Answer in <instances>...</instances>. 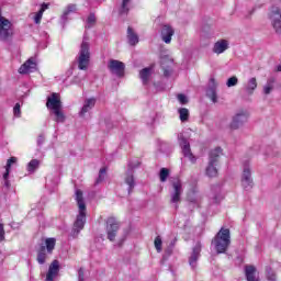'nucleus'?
I'll return each instance as SVG.
<instances>
[{
  "label": "nucleus",
  "instance_id": "obj_18",
  "mask_svg": "<svg viewBox=\"0 0 281 281\" xmlns=\"http://www.w3.org/2000/svg\"><path fill=\"white\" fill-rule=\"evenodd\" d=\"M16 161H18L16 157H11L7 160L5 172L3 173L4 186L7 188H10V180L8 179L10 177V170L12 168V164H16Z\"/></svg>",
  "mask_w": 281,
  "mask_h": 281
},
{
  "label": "nucleus",
  "instance_id": "obj_24",
  "mask_svg": "<svg viewBox=\"0 0 281 281\" xmlns=\"http://www.w3.org/2000/svg\"><path fill=\"white\" fill-rule=\"evenodd\" d=\"M93 106H95V99L94 98L87 99L81 109L80 115H85L86 113H89V111H91Z\"/></svg>",
  "mask_w": 281,
  "mask_h": 281
},
{
  "label": "nucleus",
  "instance_id": "obj_36",
  "mask_svg": "<svg viewBox=\"0 0 281 281\" xmlns=\"http://www.w3.org/2000/svg\"><path fill=\"white\" fill-rule=\"evenodd\" d=\"M78 8L76 7V4H68L67 8L64 10V16H69L71 12H76Z\"/></svg>",
  "mask_w": 281,
  "mask_h": 281
},
{
  "label": "nucleus",
  "instance_id": "obj_28",
  "mask_svg": "<svg viewBox=\"0 0 281 281\" xmlns=\"http://www.w3.org/2000/svg\"><path fill=\"white\" fill-rule=\"evenodd\" d=\"M128 3H131V0H122L121 8L119 10V14H121V16L124 14L127 15L128 12H131Z\"/></svg>",
  "mask_w": 281,
  "mask_h": 281
},
{
  "label": "nucleus",
  "instance_id": "obj_9",
  "mask_svg": "<svg viewBox=\"0 0 281 281\" xmlns=\"http://www.w3.org/2000/svg\"><path fill=\"white\" fill-rule=\"evenodd\" d=\"M271 25L277 34H281V10L278 7H271L269 12Z\"/></svg>",
  "mask_w": 281,
  "mask_h": 281
},
{
  "label": "nucleus",
  "instance_id": "obj_30",
  "mask_svg": "<svg viewBox=\"0 0 281 281\" xmlns=\"http://www.w3.org/2000/svg\"><path fill=\"white\" fill-rule=\"evenodd\" d=\"M206 95L212 100V102L216 103L218 100V95L216 94V88L212 87L207 90Z\"/></svg>",
  "mask_w": 281,
  "mask_h": 281
},
{
  "label": "nucleus",
  "instance_id": "obj_38",
  "mask_svg": "<svg viewBox=\"0 0 281 281\" xmlns=\"http://www.w3.org/2000/svg\"><path fill=\"white\" fill-rule=\"evenodd\" d=\"M236 85H238V77L236 76L231 77L226 82L227 87H236Z\"/></svg>",
  "mask_w": 281,
  "mask_h": 281
},
{
  "label": "nucleus",
  "instance_id": "obj_11",
  "mask_svg": "<svg viewBox=\"0 0 281 281\" xmlns=\"http://www.w3.org/2000/svg\"><path fill=\"white\" fill-rule=\"evenodd\" d=\"M46 106L52 111L61 109L63 102L60 101V95L56 92H53L52 95L47 98Z\"/></svg>",
  "mask_w": 281,
  "mask_h": 281
},
{
  "label": "nucleus",
  "instance_id": "obj_39",
  "mask_svg": "<svg viewBox=\"0 0 281 281\" xmlns=\"http://www.w3.org/2000/svg\"><path fill=\"white\" fill-rule=\"evenodd\" d=\"M13 114L15 117H21V103H15L13 108Z\"/></svg>",
  "mask_w": 281,
  "mask_h": 281
},
{
  "label": "nucleus",
  "instance_id": "obj_15",
  "mask_svg": "<svg viewBox=\"0 0 281 281\" xmlns=\"http://www.w3.org/2000/svg\"><path fill=\"white\" fill-rule=\"evenodd\" d=\"M241 186L247 190V188H254V180L251 179V170L249 168H244L241 176Z\"/></svg>",
  "mask_w": 281,
  "mask_h": 281
},
{
  "label": "nucleus",
  "instance_id": "obj_40",
  "mask_svg": "<svg viewBox=\"0 0 281 281\" xmlns=\"http://www.w3.org/2000/svg\"><path fill=\"white\" fill-rule=\"evenodd\" d=\"M5 240V229L3 228V224H0V243Z\"/></svg>",
  "mask_w": 281,
  "mask_h": 281
},
{
  "label": "nucleus",
  "instance_id": "obj_34",
  "mask_svg": "<svg viewBox=\"0 0 281 281\" xmlns=\"http://www.w3.org/2000/svg\"><path fill=\"white\" fill-rule=\"evenodd\" d=\"M104 175H106V167H103L100 169L99 177L95 180V186H98L104 181Z\"/></svg>",
  "mask_w": 281,
  "mask_h": 281
},
{
  "label": "nucleus",
  "instance_id": "obj_25",
  "mask_svg": "<svg viewBox=\"0 0 281 281\" xmlns=\"http://www.w3.org/2000/svg\"><path fill=\"white\" fill-rule=\"evenodd\" d=\"M49 9V4L47 3H42L40 11L35 14L34 16V23H36V25H40L41 21L43 20V14L45 13V10Z\"/></svg>",
  "mask_w": 281,
  "mask_h": 281
},
{
  "label": "nucleus",
  "instance_id": "obj_7",
  "mask_svg": "<svg viewBox=\"0 0 281 281\" xmlns=\"http://www.w3.org/2000/svg\"><path fill=\"white\" fill-rule=\"evenodd\" d=\"M172 192L170 198V203L176 204V210L179 209V203H181V194H183V184L179 178L171 181Z\"/></svg>",
  "mask_w": 281,
  "mask_h": 281
},
{
  "label": "nucleus",
  "instance_id": "obj_23",
  "mask_svg": "<svg viewBox=\"0 0 281 281\" xmlns=\"http://www.w3.org/2000/svg\"><path fill=\"white\" fill-rule=\"evenodd\" d=\"M150 76H153V66L143 68L139 71V78L142 80L143 85H148V80H150Z\"/></svg>",
  "mask_w": 281,
  "mask_h": 281
},
{
  "label": "nucleus",
  "instance_id": "obj_17",
  "mask_svg": "<svg viewBox=\"0 0 281 281\" xmlns=\"http://www.w3.org/2000/svg\"><path fill=\"white\" fill-rule=\"evenodd\" d=\"M256 266L254 265H246L245 266V276L247 281H260V277H256Z\"/></svg>",
  "mask_w": 281,
  "mask_h": 281
},
{
  "label": "nucleus",
  "instance_id": "obj_42",
  "mask_svg": "<svg viewBox=\"0 0 281 281\" xmlns=\"http://www.w3.org/2000/svg\"><path fill=\"white\" fill-rule=\"evenodd\" d=\"M88 23H90V24L95 23V14H90V15L88 16Z\"/></svg>",
  "mask_w": 281,
  "mask_h": 281
},
{
  "label": "nucleus",
  "instance_id": "obj_37",
  "mask_svg": "<svg viewBox=\"0 0 281 281\" xmlns=\"http://www.w3.org/2000/svg\"><path fill=\"white\" fill-rule=\"evenodd\" d=\"M154 245H155V248L156 250L158 251V254H161V245H162V241H161V237L160 236H157L154 240Z\"/></svg>",
  "mask_w": 281,
  "mask_h": 281
},
{
  "label": "nucleus",
  "instance_id": "obj_44",
  "mask_svg": "<svg viewBox=\"0 0 281 281\" xmlns=\"http://www.w3.org/2000/svg\"><path fill=\"white\" fill-rule=\"evenodd\" d=\"M79 280H85V272L82 271V269L79 270Z\"/></svg>",
  "mask_w": 281,
  "mask_h": 281
},
{
  "label": "nucleus",
  "instance_id": "obj_29",
  "mask_svg": "<svg viewBox=\"0 0 281 281\" xmlns=\"http://www.w3.org/2000/svg\"><path fill=\"white\" fill-rule=\"evenodd\" d=\"M181 122H188L190 120V111L187 108H181L178 111Z\"/></svg>",
  "mask_w": 281,
  "mask_h": 281
},
{
  "label": "nucleus",
  "instance_id": "obj_21",
  "mask_svg": "<svg viewBox=\"0 0 281 281\" xmlns=\"http://www.w3.org/2000/svg\"><path fill=\"white\" fill-rule=\"evenodd\" d=\"M229 48V43L226 40L217 41L213 46L214 54H223L226 49Z\"/></svg>",
  "mask_w": 281,
  "mask_h": 281
},
{
  "label": "nucleus",
  "instance_id": "obj_6",
  "mask_svg": "<svg viewBox=\"0 0 281 281\" xmlns=\"http://www.w3.org/2000/svg\"><path fill=\"white\" fill-rule=\"evenodd\" d=\"M78 69L80 71H87L91 63V50L88 42L83 41L80 45L79 56L77 58Z\"/></svg>",
  "mask_w": 281,
  "mask_h": 281
},
{
  "label": "nucleus",
  "instance_id": "obj_20",
  "mask_svg": "<svg viewBox=\"0 0 281 281\" xmlns=\"http://www.w3.org/2000/svg\"><path fill=\"white\" fill-rule=\"evenodd\" d=\"M201 256V243H198L192 250V254L189 258V265L190 267H194V265H196V260H199Z\"/></svg>",
  "mask_w": 281,
  "mask_h": 281
},
{
  "label": "nucleus",
  "instance_id": "obj_41",
  "mask_svg": "<svg viewBox=\"0 0 281 281\" xmlns=\"http://www.w3.org/2000/svg\"><path fill=\"white\" fill-rule=\"evenodd\" d=\"M178 100L180 104H188V97L186 94H178Z\"/></svg>",
  "mask_w": 281,
  "mask_h": 281
},
{
  "label": "nucleus",
  "instance_id": "obj_31",
  "mask_svg": "<svg viewBox=\"0 0 281 281\" xmlns=\"http://www.w3.org/2000/svg\"><path fill=\"white\" fill-rule=\"evenodd\" d=\"M159 177H160L161 183H165V181L168 180V177H170V170L168 168H161Z\"/></svg>",
  "mask_w": 281,
  "mask_h": 281
},
{
  "label": "nucleus",
  "instance_id": "obj_4",
  "mask_svg": "<svg viewBox=\"0 0 281 281\" xmlns=\"http://www.w3.org/2000/svg\"><path fill=\"white\" fill-rule=\"evenodd\" d=\"M221 155H223V149L217 147L210 153L209 166L206 167V176L210 178L218 177V161L221 159Z\"/></svg>",
  "mask_w": 281,
  "mask_h": 281
},
{
  "label": "nucleus",
  "instance_id": "obj_19",
  "mask_svg": "<svg viewBox=\"0 0 281 281\" xmlns=\"http://www.w3.org/2000/svg\"><path fill=\"white\" fill-rule=\"evenodd\" d=\"M245 122H247V115L245 113H239L233 119V122L231 123V128H233V131H236V128H240V126H243Z\"/></svg>",
  "mask_w": 281,
  "mask_h": 281
},
{
  "label": "nucleus",
  "instance_id": "obj_43",
  "mask_svg": "<svg viewBox=\"0 0 281 281\" xmlns=\"http://www.w3.org/2000/svg\"><path fill=\"white\" fill-rule=\"evenodd\" d=\"M45 142V137L43 135H40L38 138H37V144L38 146H41L42 144H44Z\"/></svg>",
  "mask_w": 281,
  "mask_h": 281
},
{
  "label": "nucleus",
  "instance_id": "obj_12",
  "mask_svg": "<svg viewBox=\"0 0 281 281\" xmlns=\"http://www.w3.org/2000/svg\"><path fill=\"white\" fill-rule=\"evenodd\" d=\"M59 272H60V261L55 259L52 261V263L48 267V271L46 273V281H54V278H57Z\"/></svg>",
  "mask_w": 281,
  "mask_h": 281
},
{
  "label": "nucleus",
  "instance_id": "obj_3",
  "mask_svg": "<svg viewBox=\"0 0 281 281\" xmlns=\"http://www.w3.org/2000/svg\"><path fill=\"white\" fill-rule=\"evenodd\" d=\"M54 249H56V238L48 237L45 239V245H41L37 250V262L38 265H45L47 262V254H54Z\"/></svg>",
  "mask_w": 281,
  "mask_h": 281
},
{
  "label": "nucleus",
  "instance_id": "obj_8",
  "mask_svg": "<svg viewBox=\"0 0 281 281\" xmlns=\"http://www.w3.org/2000/svg\"><path fill=\"white\" fill-rule=\"evenodd\" d=\"M105 229L108 234V240L113 243L117 236V232H120V222L113 216L108 217Z\"/></svg>",
  "mask_w": 281,
  "mask_h": 281
},
{
  "label": "nucleus",
  "instance_id": "obj_33",
  "mask_svg": "<svg viewBox=\"0 0 281 281\" xmlns=\"http://www.w3.org/2000/svg\"><path fill=\"white\" fill-rule=\"evenodd\" d=\"M125 183L130 186V192H133V188H135V178L133 177V175L126 176Z\"/></svg>",
  "mask_w": 281,
  "mask_h": 281
},
{
  "label": "nucleus",
  "instance_id": "obj_5",
  "mask_svg": "<svg viewBox=\"0 0 281 281\" xmlns=\"http://www.w3.org/2000/svg\"><path fill=\"white\" fill-rule=\"evenodd\" d=\"M13 36L14 27L12 21L3 16V13L0 9V41H2L3 43H8V41H12Z\"/></svg>",
  "mask_w": 281,
  "mask_h": 281
},
{
  "label": "nucleus",
  "instance_id": "obj_35",
  "mask_svg": "<svg viewBox=\"0 0 281 281\" xmlns=\"http://www.w3.org/2000/svg\"><path fill=\"white\" fill-rule=\"evenodd\" d=\"M55 113L56 122H65V113L60 109L53 110Z\"/></svg>",
  "mask_w": 281,
  "mask_h": 281
},
{
  "label": "nucleus",
  "instance_id": "obj_16",
  "mask_svg": "<svg viewBox=\"0 0 281 281\" xmlns=\"http://www.w3.org/2000/svg\"><path fill=\"white\" fill-rule=\"evenodd\" d=\"M34 70H36V61L31 57L19 68V74H32Z\"/></svg>",
  "mask_w": 281,
  "mask_h": 281
},
{
  "label": "nucleus",
  "instance_id": "obj_45",
  "mask_svg": "<svg viewBox=\"0 0 281 281\" xmlns=\"http://www.w3.org/2000/svg\"><path fill=\"white\" fill-rule=\"evenodd\" d=\"M165 76H168V70H165Z\"/></svg>",
  "mask_w": 281,
  "mask_h": 281
},
{
  "label": "nucleus",
  "instance_id": "obj_27",
  "mask_svg": "<svg viewBox=\"0 0 281 281\" xmlns=\"http://www.w3.org/2000/svg\"><path fill=\"white\" fill-rule=\"evenodd\" d=\"M273 85H276V78L271 77L267 80L266 86L263 87L265 95H269L273 91Z\"/></svg>",
  "mask_w": 281,
  "mask_h": 281
},
{
  "label": "nucleus",
  "instance_id": "obj_26",
  "mask_svg": "<svg viewBox=\"0 0 281 281\" xmlns=\"http://www.w3.org/2000/svg\"><path fill=\"white\" fill-rule=\"evenodd\" d=\"M256 89H258V80L256 79V77H252L248 80L246 91L247 93H249V95H251L254 91H256Z\"/></svg>",
  "mask_w": 281,
  "mask_h": 281
},
{
  "label": "nucleus",
  "instance_id": "obj_13",
  "mask_svg": "<svg viewBox=\"0 0 281 281\" xmlns=\"http://www.w3.org/2000/svg\"><path fill=\"white\" fill-rule=\"evenodd\" d=\"M160 36L164 43L170 45V43L172 42V36H175V29H172V26L168 24L164 25L160 32Z\"/></svg>",
  "mask_w": 281,
  "mask_h": 281
},
{
  "label": "nucleus",
  "instance_id": "obj_1",
  "mask_svg": "<svg viewBox=\"0 0 281 281\" xmlns=\"http://www.w3.org/2000/svg\"><path fill=\"white\" fill-rule=\"evenodd\" d=\"M76 201L79 207V214L74 223V234L78 236L85 229V223H87V204L85 203V196L80 189L76 191Z\"/></svg>",
  "mask_w": 281,
  "mask_h": 281
},
{
  "label": "nucleus",
  "instance_id": "obj_14",
  "mask_svg": "<svg viewBox=\"0 0 281 281\" xmlns=\"http://www.w3.org/2000/svg\"><path fill=\"white\" fill-rule=\"evenodd\" d=\"M180 144L182 146V153L184 157H188L191 161V164H196V157L192 154V150L190 149V143L186 138H181Z\"/></svg>",
  "mask_w": 281,
  "mask_h": 281
},
{
  "label": "nucleus",
  "instance_id": "obj_22",
  "mask_svg": "<svg viewBox=\"0 0 281 281\" xmlns=\"http://www.w3.org/2000/svg\"><path fill=\"white\" fill-rule=\"evenodd\" d=\"M127 41L132 47H135V45L139 43V35H137V33H135L131 26L127 27Z\"/></svg>",
  "mask_w": 281,
  "mask_h": 281
},
{
  "label": "nucleus",
  "instance_id": "obj_32",
  "mask_svg": "<svg viewBox=\"0 0 281 281\" xmlns=\"http://www.w3.org/2000/svg\"><path fill=\"white\" fill-rule=\"evenodd\" d=\"M41 162L37 159H32L27 165V171L34 172V170H36V168H38Z\"/></svg>",
  "mask_w": 281,
  "mask_h": 281
},
{
  "label": "nucleus",
  "instance_id": "obj_2",
  "mask_svg": "<svg viewBox=\"0 0 281 281\" xmlns=\"http://www.w3.org/2000/svg\"><path fill=\"white\" fill-rule=\"evenodd\" d=\"M213 243L215 245V250L217 254H226L232 245V235L228 228H221L215 235Z\"/></svg>",
  "mask_w": 281,
  "mask_h": 281
},
{
  "label": "nucleus",
  "instance_id": "obj_10",
  "mask_svg": "<svg viewBox=\"0 0 281 281\" xmlns=\"http://www.w3.org/2000/svg\"><path fill=\"white\" fill-rule=\"evenodd\" d=\"M108 69H110L111 74H115L119 78H124L126 65L117 59H111L108 64Z\"/></svg>",
  "mask_w": 281,
  "mask_h": 281
}]
</instances>
